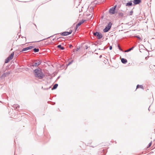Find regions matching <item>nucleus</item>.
Returning <instances> with one entry per match:
<instances>
[{"label":"nucleus","mask_w":155,"mask_h":155,"mask_svg":"<svg viewBox=\"0 0 155 155\" xmlns=\"http://www.w3.org/2000/svg\"><path fill=\"white\" fill-rule=\"evenodd\" d=\"M36 77L38 78L39 79L42 78L44 76L41 70V69H36L34 71Z\"/></svg>","instance_id":"f257e3e1"},{"label":"nucleus","mask_w":155,"mask_h":155,"mask_svg":"<svg viewBox=\"0 0 155 155\" xmlns=\"http://www.w3.org/2000/svg\"><path fill=\"white\" fill-rule=\"evenodd\" d=\"M112 25V23L111 22H109L108 24L106 26L105 28L104 29V31L105 32H107L110 29Z\"/></svg>","instance_id":"f03ea898"},{"label":"nucleus","mask_w":155,"mask_h":155,"mask_svg":"<svg viewBox=\"0 0 155 155\" xmlns=\"http://www.w3.org/2000/svg\"><path fill=\"white\" fill-rule=\"evenodd\" d=\"M41 62L39 60L37 61L34 62H33L31 64V66L33 67H36L39 65Z\"/></svg>","instance_id":"7ed1b4c3"},{"label":"nucleus","mask_w":155,"mask_h":155,"mask_svg":"<svg viewBox=\"0 0 155 155\" xmlns=\"http://www.w3.org/2000/svg\"><path fill=\"white\" fill-rule=\"evenodd\" d=\"M93 35L97 37L98 39H100L102 37V35L100 32H96L93 33Z\"/></svg>","instance_id":"20e7f679"},{"label":"nucleus","mask_w":155,"mask_h":155,"mask_svg":"<svg viewBox=\"0 0 155 155\" xmlns=\"http://www.w3.org/2000/svg\"><path fill=\"white\" fill-rule=\"evenodd\" d=\"M72 32V31L71 30L69 32L65 31L60 33V34L62 36H66L70 35Z\"/></svg>","instance_id":"39448f33"},{"label":"nucleus","mask_w":155,"mask_h":155,"mask_svg":"<svg viewBox=\"0 0 155 155\" xmlns=\"http://www.w3.org/2000/svg\"><path fill=\"white\" fill-rule=\"evenodd\" d=\"M34 47L32 46H29L28 47H27V48H26L23 49L21 51H28L29 50L31 49L32 48H33Z\"/></svg>","instance_id":"423d86ee"},{"label":"nucleus","mask_w":155,"mask_h":155,"mask_svg":"<svg viewBox=\"0 0 155 155\" xmlns=\"http://www.w3.org/2000/svg\"><path fill=\"white\" fill-rule=\"evenodd\" d=\"M115 10L114 8L112 7L109 9V12L110 14L113 15L115 13Z\"/></svg>","instance_id":"0eeeda50"},{"label":"nucleus","mask_w":155,"mask_h":155,"mask_svg":"<svg viewBox=\"0 0 155 155\" xmlns=\"http://www.w3.org/2000/svg\"><path fill=\"white\" fill-rule=\"evenodd\" d=\"M133 2L135 5L139 4L141 2V0H134Z\"/></svg>","instance_id":"6e6552de"},{"label":"nucleus","mask_w":155,"mask_h":155,"mask_svg":"<svg viewBox=\"0 0 155 155\" xmlns=\"http://www.w3.org/2000/svg\"><path fill=\"white\" fill-rule=\"evenodd\" d=\"M86 21L85 20H82L81 21L78 23V26H80L81 24L83 23L84 22Z\"/></svg>","instance_id":"1a4fd4ad"},{"label":"nucleus","mask_w":155,"mask_h":155,"mask_svg":"<svg viewBox=\"0 0 155 155\" xmlns=\"http://www.w3.org/2000/svg\"><path fill=\"white\" fill-rule=\"evenodd\" d=\"M121 61L123 64H126L127 62V60L126 59L122 58L121 59Z\"/></svg>","instance_id":"9d476101"},{"label":"nucleus","mask_w":155,"mask_h":155,"mask_svg":"<svg viewBox=\"0 0 155 155\" xmlns=\"http://www.w3.org/2000/svg\"><path fill=\"white\" fill-rule=\"evenodd\" d=\"M14 55V52H12V53L10 55V56L9 57H8L10 60H11L13 58Z\"/></svg>","instance_id":"9b49d317"},{"label":"nucleus","mask_w":155,"mask_h":155,"mask_svg":"<svg viewBox=\"0 0 155 155\" xmlns=\"http://www.w3.org/2000/svg\"><path fill=\"white\" fill-rule=\"evenodd\" d=\"M58 84H55L53 86L52 88L51 89V90H53L56 89L58 87Z\"/></svg>","instance_id":"f8f14e48"},{"label":"nucleus","mask_w":155,"mask_h":155,"mask_svg":"<svg viewBox=\"0 0 155 155\" xmlns=\"http://www.w3.org/2000/svg\"><path fill=\"white\" fill-rule=\"evenodd\" d=\"M132 5V3L131 2V1H130V2H127V3L126 5V6H131Z\"/></svg>","instance_id":"ddd939ff"},{"label":"nucleus","mask_w":155,"mask_h":155,"mask_svg":"<svg viewBox=\"0 0 155 155\" xmlns=\"http://www.w3.org/2000/svg\"><path fill=\"white\" fill-rule=\"evenodd\" d=\"M140 88L143 89V86L142 85H140L139 84L137 85V88Z\"/></svg>","instance_id":"4468645a"},{"label":"nucleus","mask_w":155,"mask_h":155,"mask_svg":"<svg viewBox=\"0 0 155 155\" xmlns=\"http://www.w3.org/2000/svg\"><path fill=\"white\" fill-rule=\"evenodd\" d=\"M57 47L58 48H61V49L62 50H63L64 49V48L61 45H58L57 46Z\"/></svg>","instance_id":"2eb2a0df"},{"label":"nucleus","mask_w":155,"mask_h":155,"mask_svg":"<svg viewBox=\"0 0 155 155\" xmlns=\"http://www.w3.org/2000/svg\"><path fill=\"white\" fill-rule=\"evenodd\" d=\"M13 107L15 109H17L19 107V105L18 104H14L13 106Z\"/></svg>","instance_id":"dca6fc26"},{"label":"nucleus","mask_w":155,"mask_h":155,"mask_svg":"<svg viewBox=\"0 0 155 155\" xmlns=\"http://www.w3.org/2000/svg\"><path fill=\"white\" fill-rule=\"evenodd\" d=\"M134 47H131V48L126 50L125 51V52H129L130 51H131V50H133V48H134Z\"/></svg>","instance_id":"f3484780"},{"label":"nucleus","mask_w":155,"mask_h":155,"mask_svg":"<svg viewBox=\"0 0 155 155\" xmlns=\"http://www.w3.org/2000/svg\"><path fill=\"white\" fill-rule=\"evenodd\" d=\"M33 51L35 52H37L39 51V49L38 48H34Z\"/></svg>","instance_id":"a211bd4d"},{"label":"nucleus","mask_w":155,"mask_h":155,"mask_svg":"<svg viewBox=\"0 0 155 155\" xmlns=\"http://www.w3.org/2000/svg\"><path fill=\"white\" fill-rule=\"evenodd\" d=\"M118 16L119 17H121L123 16V14L122 12H120L118 13Z\"/></svg>","instance_id":"6ab92c4d"},{"label":"nucleus","mask_w":155,"mask_h":155,"mask_svg":"<svg viewBox=\"0 0 155 155\" xmlns=\"http://www.w3.org/2000/svg\"><path fill=\"white\" fill-rule=\"evenodd\" d=\"M10 60L8 57L5 60V63H8Z\"/></svg>","instance_id":"aec40b11"},{"label":"nucleus","mask_w":155,"mask_h":155,"mask_svg":"<svg viewBox=\"0 0 155 155\" xmlns=\"http://www.w3.org/2000/svg\"><path fill=\"white\" fill-rule=\"evenodd\" d=\"M152 144V142H151L150 143H149L148 145L149 147H150L151 146V145Z\"/></svg>","instance_id":"412c9836"},{"label":"nucleus","mask_w":155,"mask_h":155,"mask_svg":"<svg viewBox=\"0 0 155 155\" xmlns=\"http://www.w3.org/2000/svg\"><path fill=\"white\" fill-rule=\"evenodd\" d=\"M133 11H131L130 12V15H132V14H133Z\"/></svg>","instance_id":"4be33fe9"},{"label":"nucleus","mask_w":155,"mask_h":155,"mask_svg":"<svg viewBox=\"0 0 155 155\" xmlns=\"http://www.w3.org/2000/svg\"><path fill=\"white\" fill-rule=\"evenodd\" d=\"M117 7V5H115V6H114V7H113L112 8H114V9L115 10L116 8Z\"/></svg>","instance_id":"5701e85b"},{"label":"nucleus","mask_w":155,"mask_h":155,"mask_svg":"<svg viewBox=\"0 0 155 155\" xmlns=\"http://www.w3.org/2000/svg\"><path fill=\"white\" fill-rule=\"evenodd\" d=\"M109 49L110 50H111L112 49V47L111 46H109Z\"/></svg>","instance_id":"b1692460"},{"label":"nucleus","mask_w":155,"mask_h":155,"mask_svg":"<svg viewBox=\"0 0 155 155\" xmlns=\"http://www.w3.org/2000/svg\"><path fill=\"white\" fill-rule=\"evenodd\" d=\"M89 47L87 45L85 46V48L86 49H87Z\"/></svg>","instance_id":"393cba45"},{"label":"nucleus","mask_w":155,"mask_h":155,"mask_svg":"<svg viewBox=\"0 0 155 155\" xmlns=\"http://www.w3.org/2000/svg\"><path fill=\"white\" fill-rule=\"evenodd\" d=\"M72 46V45L71 44L70 45H69V47L70 48H71Z\"/></svg>","instance_id":"a878e982"},{"label":"nucleus","mask_w":155,"mask_h":155,"mask_svg":"<svg viewBox=\"0 0 155 155\" xmlns=\"http://www.w3.org/2000/svg\"><path fill=\"white\" fill-rule=\"evenodd\" d=\"M79 26H78V24H77V25H76V29L78 28V27H79Z\"/></svg>","instance_id":"bb28decb"},{"label":"nucleus","mask_w":155,"mask_h":155,"mask_svg":"<svg viewBox=\"0 0 155 155\" xmlns=\"http://www.w3.org/2000/svg\"><path fill=\"white\" fill-rule=\"evenodd\" d=\"M79 48H77V49H75L74 50H75L76 51H77L79 49ZM75 51V50H74V52Z\"/></svg>","instance_id":"cd10ccee"},{"label":"nucleus","mask_w":155,"mask_h":155,"mask_svg":"<svg viewBox=\"0 0 155 155\" xmlns=\"http://www.w3.org/2000/svg\"><path fill=\"white\" fill-rule=\"evenodd\" d=\"M118 47L119 49L120 50H121V48H120V46L119 45L118 46Z\"/></svg>","instance_id":"c85d7f7f"},{"label":"nucleus","mask_w":155,"mask_h":155,"mask_svg":"<svg viewBox=\"0 0 155 155\" xmlns=\"http://www.w3.org/2000/svg\"><path fill=\"white\" fill-rule=\"evenodd\" d=\"M71 63V62H69L68 63V65H70Z\"/></svg>","instance_id":"c756f323"},{"label":"nucleus","mask_w":155,"mask_h":155,"mask_svg":"<svg viewBox=\"0 0 155 155\" xmlns=\"http://www.w3.org/2000/svg\"><path fill=\"white\" fill-rule=\"evenodd\" d=\"M102 57V55H100V56H99V58H101Z\"/></svg>","instance_id":"7c9ffc66"},{"label":"nucleus","mask_w":155,"mask_h":155,"mask_svg":"<svg viewBox=\"0 0 155 155\" xmlns=\"http://www.w3.org/2000/svg\"><path fill=\"white\" fill-rule=\"evenodd\" d=\"M43 89H44V90H47V89H48V88H43Z\"/></svg>","instance_id":"2f4dec72"},{"label":"nucleus","mask_w":155,"mask_h":155,"mask_svg":"<svg viewBox=\"0 0 155 155\" xmlns=\"http://www.w3.org/2000/svg\"><path fill=\"white\" fill-rule=\"evenodd\" d=\"M0 102H1V103H2V101H0Z\"/></svg>","instance_id":"473e14b6"},{"label":"nucleus","mask_w":155,"mask_h":155,"mask_svg":"<svg viewBox=\"0 0 155 155\" xmlns=\"http://www.w3.org/2000/svg\"><path fill=\"white\" fill-rule=\"evenodd\" d=\"M148 110H150L149 107V108H148Z\"/></svg>","instance_id":"72a5a7b5"},{"label":"nucleus","mask_w":155,"mask_h":155,"mask_svg":"<svg viewBox=\"0 0 155 155\" xmlns=\"http://www.w3.org/2000/svg\"><path fill=\"white\" fill-rule=\"evenodd\" d=\"M50 87H49L48 88L49 89V88H50Z\"/></svg>","instance_id":"f704fd0d"}]
</instances>
